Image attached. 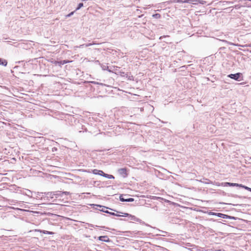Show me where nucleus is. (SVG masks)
<instances>
[{
    "label": "nucleus",
    "mask_w": 251,
    "mask_h": 251,
    "mask_svg": "<svg viewBox=\"0 0 251 251\" xmlns=\"http://www.w3.org/2000/svg\"><path fill=\"white\" fill-rule=\"evenodd\" d=\"M242 75V74L240 73H238L235 74H230L227 75V76L230 78L233 79L235 80H239V78Z\"/></svg>",
    "instance_id": "nucleus-1"
},
{
    "label": "nucleus",
    "mask_w": 251,
    "mask_h": 251,
    "mask_svg": "<svg viewBox=\"0 0 251 251\" xmlns=\"http://www.w3.org/2000/svg\"><path fill=\"white\" fill-rule=\"evenodd\" d=\"M224 186H237L240 187L242 186V184L235 183H230V182H225L224 183Z\"/></svg>",
    "instance_id": "nucleus-2"
},
{
    "label": "nucleus",
    "mask_w": 251,
    "mask_h": 251,
    "mask_svg": "<svg viewBox=\"0 0 251 251\" xmlns=\"http://www.w3.org/2000/svg\"><path fill=\"white\" fill-rule=\"evenodd\" d=\"M71 61H69V60H63V61H56L54 62V64L55 65H58L60 66H61L62 65L65 64H66V63H69Z\"/></svg>",
    "instance_id": "nucleus-3"
},
{
    "label": "nucleus",
    "mask_w": 251,
    "mask_h": 251,
    "mask_svg": "<svg viewBox=\"0 0 251 251\" xmlns=\"http://www.w3.org/2000/svg\"><path fill=\"white\" fill-rule=\"evenodd\" d=\"M119 173L122 175L123 177H125L127 176L126 170L125 168H122L118 170Z\"/></svg>",
    "instance_id": "nucleus-4"
},
{
    "label": "nucleus",
    "mask_w": 251,
    "mask_h": 251,
    "mask_svg": "<svg viewBox=\"0 0 251 251\" xmlns=\"http://www.w3.org/2000/svg\"><path fill=\"white\" fill-rule=\"evenodd\" d=\"M122 216H123V217L129 216L131 220L138 221L137 218L134 216L130 215L127 213H124V215H122Z\"/></svg>",
    "instance_id": "nucleus-5"
},
{
    "label": "nucleus",
    "mask_w": 251,
    "mask_h": 251,
    "mask_svg": "<svg viewBox=\"0 0 251 251\" xmlns=\"http://www.w3.org/2000/svg\"><path fill=\"white\" fill-rule=\"evenodd\" d=\"M99 239L102 241L108 242L109 241V238L106 236H100Z\"/></svg>",
    "instance_id": "nucleus-6"
},
{
    "label": "nucleus",
    "mask_w": 251,
    "mask_h": 251,
    "mask_svg": "<svg viewBox=\"0 0 251 251\" xmlns=\"http://www.w3.org/2000/svg\"><path fill=\"white\" fill-rule=\"evenodd\" d=\"M7 64V62L6 60H2L0 58V65L6 66Z\"/></svg>",
    "instance_id": "nucleus-7"
},
{
    "label": "nucleus",
    "mask_w": 251,
    "mask_h": 251,
    "mask_svg": "<svg viewBox=\"0 0 251 251\" xmlns=\"http://www.w3.org/2000/svg\"><path fill=\"white\" fill-rule=\"evenodd\" d=\"M101 67L103 70H108L109 72H111L110 70H108V66L107 65L101 64Z\"/></svg>",
    "instance_id": "nucleus-8"
},
{
    "label": "nucleus",
    "mask_w": 251,
    "mask_h": 251,
    "mask_svg": "<svg viewBox=\"0 0 251 251\" xmlns=\"http://www.w3.org/2000/svg\"><path fill=\"white\" fill-rule=\"evenodd\" d=\"M172 2L184 3V0H172Z\"/></svg>",
    "instance_id": "nucleus-9"
},
{
    "label": "nucleus",
    "mask_w": 251,
    "mask_h": 251,
    "mask_svg": "<svg viewBox=\"0 0 251 251\" xmlns=\"http://www.w3.org/2000/svg\"><path fill=\"white\" fill-rule=\"evenodd\" d=\"M152 17L154 18H155V19H159L161 17V15L160 14H158V13H156V14H154L152 15Z\"/></svg>",
    "instance_id": "nucleus-10"
},
{
    "label": "nucleus",
    "mask_w": 251,
    "mask_h": 251,
    "mask_svg": "<svg viewBox=\"0 0 251 251\" xmlns=\"http://www.w3.org/2000/svg\"><path fill=\"white\" fill-rule=\"evenodd\" d=\"M217 216L219 217L223 218H225L227 217V215L222 214V213H217Z\"/></svg>",
    "instance_id": "nucleus-11"
},
{
    "label": "nucleus",
    "mask_w": 251,
    "mask_h": 251,
    "mask_svg": "<svg viewBox=\"0 0 251 251\" xmlns=\"http://www.w3.org/2000/svg\"><path fill=\"white\" fill-rule=\"evenodd\" d=\"M104 177H107V178H110V179H113V178H114V177L112 175H108V174H105V175H104Z\"/></svg>",
    "instance_id": "nucleus-12"
},
{
    "label": "nucleus",
    "mask_w": 251,
    "mask_h": 251,
    "mask_svg": "<svg viewBox=\"0 0 251 251\" xmlns=\"http://www.w3.org/2000/svg\"><path fill=\"white\" fill-rule=\"evenodd\" d=\"M240 187H242V188H244V189H245L246 190H247L250 192H251V188H250V187H248L247 186H244V185H243L242 184V186H240Z\"/></svg>",
    "instance_id": "nucleus-13"
},
{
    "label": "nucleus",
    "mask_w": 251,
    "mask_h": 251,
    "mask_svg": "<svg viewBox=\"0 0 251 251\" xmlns=\"http://www.w3.org/2000/svg\"><path fill=\"white\" fill-rule=\"evenodd\" d=\"M83 6V3H79L78 5V6L76 8V10H77L78 9H79L80 8H81L82 6Z\"/></svg>",
    "instance_id": "nucleus-14"
},
{
    "label": "nucleus",
    "mask_w": 251,
    "mask_h": 251,
    "mask_svg": "<svg viewBox=\"0 0 251 251\" xmlns=\"http://www.w3.org/2000/svg\"><path fill=\"white\" fill-rule=\"evenodd\" d=\"M199 0H189V3L197 4Z\"/></svg>",
    "instance_id": "nucleus-15"
},
{
    "label": "nucleus",
    "mask_w": 251,
    "mask_h": 251,
    "mask_svg": "<svg viewBox=\"0 0 251 251\" xmlns=\"http://www.w3.org/2000/svg\"><path fill=\"white\" fill-rule=\"evenodd\" d=\"M100 170L94 169L93 170V173L95 175H99Z\"/></svg>",
    "instance_id": "nucleus-16"
},
{
    "label": "nucleus",
    "mask_w": 251,
    "mask_h": 251,
    "mask_svg": "<svg viewBox=\"0 0 251 251\" xmlns=\"http://www.w3.org/2000/svg\"><path fill=\"white\" fill-rule=\"evenodd\" d=\"M105 174H105L102 171L100 170L99 175L104 176V175H105Z\"/></svg>",
    "instance_id": "nucleus-17"
},
{
    "label": "nucleus",
    "mask_w": 251,
    "mask_h": 251,
    "mask_svg": "<svg viewBox=\"0 0 251 251\" xmlns=\"http://www.w3.org/2000/svg\"><path fill=\"white\" fill-rule=\"evenodd\" d=\"M96 44V43L95 42H93L92 43H89V44H86L85 45V47H89L92 45H95Z\"/></svg>",
    "instance_id": "nucleus-18"
},
{
    "label": "nucleus",
    "mask_w": 251,
    "mask_h": 251,
    "mask_svg": "<svg viewBox=\"0 0 251 251\" xmlns=\"http://www.w3.org/2000/svg\"><path fill=\"white\" fill-rule=\"evenodd\" d=\"M197 3H200L202 4H204L206 3V1H204V0H199V1H198Z\"/></svg>",
    "instance_id": "nucleus-19"
},
{
    "label": "nucleus",
    "mask_w": 251,
    "mask_h": 251,
    "mask_svg": "<svg viewBox=\"0 0 251 251\" xmlns=\"http://www.w3.org/2000/svg\"><path fill=\"white\" fill-rule=\"evenodd\" d=\"M120 200L122 201H126V199H124L122 196L120 197Z\"/></svg>",
    "instance_id": "nucleus-20"
},
{
    "label": "nucleus",
    "mask_w": 251,
    "mask_h": 251,
    "mask_svg": "<svg viewBox=\"0 0 251 251\" xmlns=\"http://www.w3.org/2000/svg\"><path fill=\"white\" fill-rule=\"evenodd\" d=\"M75 11H73V12H71L70 13H69L68 15H67L66 16L67 17H69L70 16H71L72 15H73Z\"/></svg>",
    "instance_id": "nucleus-21"
},
{
    "label": "nucleus",
    "mask_w": 251,
    "mask_h": 251,
    "mask_svg": "<svg viewBox=\"0 0 251 251\" xmlns=\"http://www.w3.org/2000/svg\"><path fill=\"white\" fill-rule=\"evenodd\" d=\"M133 201L134 200L132 198L126 199V201Z\"/></svg>",
    "instance_id": "nucleus-22"
},
{
    "label": "nucleus",
    "mask_w": 251,
    "mask_h": 251,
    "mask_svg": "<svg viewBox=\"0 0 251 251\" xmlns=\"http://www.w3.org/2000/svg\"><path fill=\"white\" fill-rule=\"evenodd\" d=\"M85 44H82V45H80L79 46H77L76 47L77 48H81L83 47H85Z\"/></svg>",
    "instance_id": "nucleus-23"
},
{
    "label": "nucleus",
    "mask_w": 251,
    "mask_h": 251,
    "mask_svg": "<svg viewBox=\"0 0 251 251\" xmlns=\"http://www.w3.org/2000/svg\"><path fill=\"white\" fill-rule=\"evenodd\" d=\"M111 214L112 215H115V216H121V215H117V214H116L114 213H111Z\"/></svg>",
    "instance_id": "nucleus-24"
},
{
    "label": "nucleus",
    "mask_w": 251,
    "mask_h": 251,
    "mask_svg": "<svg viewBox=\"0 0 251 251\" xmlns=\"http://www.w3.org/2000/svg\"><path fill=\"white\" fill-rule=\"evenodd\" d=\"M184 3H189V0H184Z\"/></svg>",
    "instance_id": "nucleus-25"
},
{
    "label": "nucleus",
    "mask_w": 251,
    "mask_h": 251,
    "mask_svg": "<svg viewBox=\"0 0 251 251\" xmlns=\"http://www.w3.org/2000/svg\"><path fill=\"white\" fill-rule=\"evenodd\" d=\"M211 215H217V213L212 212V213H211Z\"/></svg>",
    "instance_id": "nucleus-26"
},
{
    "label": "nucleus",
    "mask_w": 251,
    "mask_h": 251,
    "mask_svg": "<svg viewBox=\"0 0 251 251\" xmlns=\"http://www.w3.org/2000/svg\"><path fill=\"white\" fill-rule=\"evenodd\" d=\"M47 233L49 234H52V232H49V231H47Z\"/></svg>",
    "instance_id": "nucleus-27"
},
{
    "label": "nucleus",
    "mask_w": 251,
    "mask_h": 251,
    "mask_svg": "<svg viewBox=\"0 0 251 251\" xmlns=\"http://www.w3.org/2000/svg\"><path fill=\"white\" fill-rule=\"evenodd\" d=\"M92 83H94V84H98V82H95V81L92 82Z\"/></svg>",
    "instance_id": "nucleus-28"
},
{
    "label": "nucleus",
    "mask_w": 251,
    "mask_h": 251,
    "mask_svg": "<svg viewBox=\"0 0 251 251\" xmlns=\"http://www.w3.org/2000/svg\"><path fill=\"white\" fill-rule=\"evenodd\" d=\"M102 211H104V210H102ZM104 212H105V211H104ZM105 212H107V211H105Z\"/></svg>",
    "instance_id": "nucleus-29"
},
{
    "label": "nucleus",
    "mask_w": 251,
    "mask_h": 251,
    "mask_svg": "<svg viewBox=\"0 0 251 251\" xmlns=\"http://www.w3.org/2000/svg\"><path fill=\"white\" fill-rule=\"evenodd\" d=\"M248 0L250 1H251V0Z\"/></svg>",
    "instance_id": "nucleus-30"
}]
</instances>
